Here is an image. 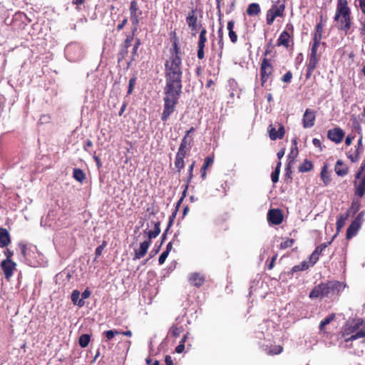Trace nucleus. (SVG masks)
Returning a JSON list of instances; mask_svg holds the SVG:
<instances>
[{
  "mask_svg": "<svg viewBox=\"0 0 365 365\" xmlns=\"http://www.w3.org/2000/svg\"><path fill=\"white\" fill-rule=\"evenodd\" d=\"M234 25H235V21L233 20H231V21H228L227 26L229 37L230 38V41L233 43H235L237 41V35L233 31Z\"/></svg>",
  "mask_w": 365,
  "mask_h": 365,
  "instance_id": "obj_26",
  "label": "nucleus"
},
{
  "mask_svg": "<svg viewBox=\"0 0 365 365\" xmlns=\"http://www.w3.org/2000/svg\"><path fill=\"white\" fill-rule=\"evenodd\" d=\"M213 163V159L210 157H207L205 160L204 165L202 167L201 170V178L205 179L206 178V170H207L208 166L212 165Z\"/></svg>",
  "mask_w": 365,
  "mask_h": 365,
  "instance_id": "obj_33",
  "label": "nucleus"
},
{
  "mask_svg": "<svg viewBox=\"0 0 365 365\" xmlns=\"http://www.w3.org/2000/svg\"><path fill=\"white\" fill-rule=\"evenodd\" d=\"M182 58L167 59L165 62V88L182 90Z\"/></svg>",
  "mask_w": 365,
  "mask_h": 365,
  "instance_id": "obj_1",
  "label": "nucleus"
},
{
  "mask_svg": "<svg viewBox=\"0 0 365 365\" xmlns=\"http://www.w3.org/2000/svg\"><path fill=\"white\" fill-rule=\"evenodd\" d=\"M150 244L151 242L150 240H146L144 242H141L139 249L135 250L133 260L139 259L143 257L147 253Z\"/></svg>",
  "mask_w": 365,
  "mask_h": 365,
  "instance_id": "obj_14",
  "label": "nucleus"
},
{
  "mask_svg": "<svg viewBox=\"0 0 365 365\" xmlns=\"http://www.w3.org/2000/svg\"><path fill=\"white\" fill-rule=\"evenodd\" d=\"M186 21L189 28H195V26L197 25V17L195 14V10L192 9L188 12L186 17Z\"/></svg>",
  "mask_w": 365,
  "mask_h": 365,
  "instance_id": "obj_23",
  "label": "nucleus"
},
{
  "mask_svg": "<svg viewBox=\"0 0 365 365\" xmlns=\"http://www.w3.org/2000/svg\"><path fill=\"white\" fill-rule=\"evenodd\" d=\"M360 179L359 183L356 180L354 182V186L355 187V195L361 198L365 194V178L361 177Z\"/></svg>",
  "mask_w": 365,
  "mask_h": 365,
  "instance_id": "obj_18",
  "label": "nucleus"
},
{
  "mask_svg": "<svg viewBox=\"0 0 365 365\" xmlns=\"http://www.w3.org/2000/svg\"><path fill=\"white\" fill-rule=\"evenodd\" d=\"M260 6L257 3L250 4L247 9V14L250 16H257L260 13Z\"/></svg>",
  "mask_w": 365,
  "mask_h": 365,
  "instance_id": "obj_28",
  "label": "nucleus"
},
{
  "mask_svg": "<svg viewBox=\"0 0 365 365\" xmlns=\"http://www.w3.org/2000/svg\"><path fill=\"white\" fill-rule=\"evenodd\" d=\"M275 18H276L275 15L272 13V11H271L269 9L267 13V16H266L267 24L268 25L272 24V23L274 22Z\"/></svg>",
  "mask_w": 365,
  "mask_h": 365,
  "instance_id": "obj_46",
  "label": "nucleus"
},
{
  "mask_svg": "<svg viewBox=\"0 0 365 365\" xmlns=\"http://www.w3.org/2000/svg\"><path fill=\"white\" fill-rule=\"evenodd\" d=\"M73 176L76 180L80 182H82L86 178L84 173L79 168H75L73 170Z\"/></svg>",
  "mask_w": 365,
  "mask_h": 365,
  "instance_id": "obj_34",
  "label": "nucleus"
},
{
  "mask_svg": "<svg viewBox=\"0 0 365 365\" xmlns=\"http://www.w3.org/2000/svg\"><path fill=\"white\" fill-rule=\"evenodd\" d=\"M168 255H169V253H168V252H165V251H164L161 253V255H160V257L158 258V262L160 264H163L165 262Z\"/></svg>",
  "mask_w": 365,
  "mask_h": 365,
  "instance_id": "obj_51",
  "label": "nucleus"
},
{
  "mask_svg": "<svg viewBox=\"0 0 365 365\" xmlns=\"http://www.w3.org/2000/svg\"><path fill=\"white\" fill-rule=\"evenodd\" d=\"M170 56L168 59L181 58V51L177 40H175L173 43V47L170 50Z\"/></svg>",
  "mask_w": 365,
  "mask_h": 365,
  "instance_id": "obj_22",
  "label": "nucleus"
},
{
  "mask_svg": "<svg viewBox=\"0 0 365 365\" xmlns=\"http://www.w3.org/2000/svg\"><path fill=\"white\" fill-rule=\"evenodd\" d=\"M1 269L4 272L5 277L9 279L13 275L14 270L16 268V264L12 262L11 259H4L1 262Z\"/></svg>",
  "mask_w": 365,
  "mask_h": 365,
  "instance_id": "obj_12",
  "label": "nucleus"
},
{
  "mask_svg": "<svg viewBox=\"0 0 365 365\" xmlns=\"http://www.w3.org/2000/svg\"><path fill=\"white\" fill-rule=\"evenodd\" d=\"M187 152H189V151L179 148L177 152L176 156L185 158Z\"/></svg>",
  "mask_w": 365,
  "mask_h": 365,
  "instance_id": "obj_57",
  "label": "nucleus"
},
{
  "mask_svg": "<svg viewBox=\"0 0 365 365\" xmlns=\"http://www.w3.org/2000/svg\"><path fill=\"white\" fill-rule=\"evenodd\" d=\"M189 281L192 285L200 287L205 282V276L198 272H193L190 274Z\"/></svg>",
  "mask_w": 365,
  "mask_h": 365,
  "instance_id": "obj_16",
  "label": "nucleus"
},
{
  "mask_svg": "<svg viewBox=\"0 0 365 365\" xmlns=\"http://www.w3.org/2000/svg\"><path fill=\"white\" fill-rule=\"evenodd\" d=\"M349 210H347L346 212H344L343 214H340L338 216L336 223V230L338 232H339L340 230L344 226L345 222H346V220L349 218Z\"/></svg>",
  "mask_w": 365,
  "mask_h": 365,
  "instance_id": "obj_24",
  "label": "nucleus"
},
{
  "mask_svg": "<svg viewBox=\"0 0 365 365\" xmlns=\"http://www.w3.org/2000/svg\"><path fill=\"white\" fill-rule=\"evenodd\" d=\"M334 170L337 175L345 176L348 173V167L341 160H338L334 166Z\"/></svg>",
  "mask_w": 365,
  "mask_h": 365,
  "instance_id": "obj_20",
  "label": "nucleus"
},
{
  "mask_svg": "<svg viewBox=\"0 0 365 365\" xmlns=\"http://www.w3.org/2000/svg\"><path fill=\"white\" fill-rule=\"evenodd\" d=\"M133 39V36H128L121 45V47L128 49L130 46Z\"/></svg>",
  "mask_w": 365,
  "mask_h": 365,
  "instance_id": "obj_49",
  "label": "nucleus"
},
{
  "mask_svg": "<svg viewBox=\"0 0 365 365\" xmlns=\"http://www.w3.org/2000/svg\"><path fill=\"white\" fill-rule=\"evenodd\" d=\"M315 113L311 109L307 108L302 118V124L304 128H312L314 125Z\"/></svg>",
  "mask_w": 365,
  "mask_h": 365,
  "instance_id": "obj_13",
  "label": "nucleus"
},
{
  "mask_svg": "<svg viewBox=\"0 0 365 365\" xmlns=\"http://www.w3.org/2000/svg\"><path fill=\"white\" fill-rule=\"evenodd\" d=\"M194 165H195V162H193L188 168V170H187V180H186V182L187 183H190L192 177H193V175H192V172H193V168H194Z\"/></svg>",
  "mask_w": 365,
  "mask_h": 365,
  "instance_id": "obj_48",
  "label": "nucleus"
},
{
  "mask_svg": "<svg viewBox=\"0 0 365 365\" xmlns=\"http://www.w3.org/2000/svg\"><path fill=\"white\" fill-rule=\"evenodd\" d=\"M361 331L358 333V336L365 338V321L361 319V327H360Z\"/></svg>",
  "mask_w": 365,
  "mask_h": 365,
  "instance_id": "obj_54",
  "label": "nucleus"
},
{
  "mask_svg": "<svg viewBox=\"0 0 365 365\" xmlns=\"http://www.w3.org/2000/svg\"><path fill=\"white\" fill-rule=\"evenodd\" d=\"M268 132L271 140L282 139L284 135V127L281 123H278L277 130V127L271 124L268 127Z\"/></svg>",
  "mask_w": 365,
  "mask_h": 365,
  "instance_id": "obj_10",
  "label": "nucleus"
},
{
  "mask_svg": "<svg viewBox=\"0 0 365 365\" xmlns=\"http://www.w3.org/2000/svg\"><path fill=\"white\" fill-rule=\"evenodd\" d=\"M321 39H322V34L314 33V35L313 37V43L320 44Z\"/></svg>",
  "mask_w": 365,
  "mask_h": 365,
  "instance_id": "obj_58",
  "label": "nucleus"
},
{
  "mask_svg": "<svg viewBox=\"0 0 365 365\" xmlns=\"http://www.w3.org/2000/svg\"><path fill=\"white\" fill-rule=\"evenodd\" d=\"M319 60V56H309V62L307 64V78H309L314 69L317 67V65L318 63V61Z\"/></svg>",
  "mask_w": 365,
  "mask_h": 365,
  "instance_id": "obj_17",
  "label": "nucleus"
},
{
  "mask_svg": "<svg viewBox=\"0 0 365 365\" xmlns=\"http://www.w3.org/2000/svg\"><path fill=\"white\" fill-rule=\"evenodd\" d=\"M206 41V36H199L198 47H205Z\"/></svg>",
  "mask_w": 365,
  "mask_h": 365,
  "instance_id": "obj_61",
  "label": "nucleus"
},
{
  "mask_svg": "<svg viewBox=\"0 0 365 365\" xmlns=\"http://www.w3.org/2000/svg\"><path fill=\"white\" fill-rule=\"evenodd\" d=\"M130 16H135L138 14H141L142 12L138 8L137 2L135 1H132L130 6Z\"/></svg>",
  "mask_w": 365,
  "mask_h": 365,
  "instance_id": "obj_40",
  "label": "nucleus"
},
{
  "mask_svg": "<svg viewBox=\"0 0 365 365\" xmlns=\"http://www.w3.org/2000/svg\"><path fill=\"white\" fill-rule=\"evenodd\" d=\"M344 137V132L340 128H335L334 129L329 130L327 132V138L335 143H341Z\"/></svg>",
  "mask_w": 365,
  "mask_h": 365,
  "instance_id": "obj_11",
  "label": "nucleus"
},
{
  "mask_svg": "<svg viewBox=\"0 0 365 365\" xmlns=\"http://www.w3.org/2000/svg\"><path fill=\"white\" fill-rule=\"evenodd\" d=\"M184 158L176 156L175 166L178 169V172H180L184 168Z\"/></svg>",
  "mask_w": 365,
  "mask_h": 365,
  "instance_id": "obj_43",
  "label": "nucleus"
},
{
  "mask_svg": "<svg viewBox=\"0 0 365 365\" xmlns=\"http://www.w3.org/2000/svg\"><path fill=\"white\" fill-rule=\"evenodd\" d=\"M90 336L88 334H83L80 336L78 343L82 348H85L88 346Z\"/></svg>",
  "mask_w": 365,
  "mask_h": 365,
  "instance_id": "obj_38",
  "label": "nucleus"
},
{
  "mask_svg": "<svg viewBox=\"0 0 365 365\" xmlns=\"http://www.w3.org/2000/svg\"><path fill=\"white\" fill-rule=\"evenodd\" d=\"M80 295V292L77 289H75L72 292L71 299L74 304L77 305L79 307H82L83 306H84L85 302L84 301H83V299H79Z\"/></svg>",
  "mask_w": 365,
  "mask_h": 365,
  "instance_id": "obj_25",
  "label": "nucleus"
},
{
  "mask_svg": "<svg viewBox=\"0 0 365 365\" xmlns=\"http://www.w3.org/2000/svg\"><path fill=\"white\" fill-rule=\"evenodd\" d=\"M267 217L269 221H270L274 225H279L282 222V214L279 210H270L268 212Z\"/></svg>",
  "mask_w": 365,
  "mask_h": 365,
  "instance_id": "obj_15",
  "label": "nucleus"
},
{
  "mask_svg": "<svg viewBox=\"0 0 365 365\" xmlns=\"http://www.w3.org/2000/svg\"><path fill=\"white\" fill-rule=\"evenodd\" d=\"M21 253L27 264L31 267H39L43 264V256L38 252L36 246L27 247L25 245H19Z\"/></svg>",
  "mask_w": 365,
  "mask_h": 365,
  "instance_id": "obj_4",
  "label": "nucleus"
},
{
  "mask_svg": "<svg viewBox=\"0 0 365 365\" xmlns=\"http://www.w3.org/2000/svg\"><path fill=\"white\" fill-rule=\"evenodd\" d=\"M280 166H281V163H279L278 165H277V167L275 168V170L272 173L271 178H272V181L274 183L277 182L279 180Z\"/></svg>",
  "mask_w": 365,
  "mask_h": 365,
  "instance_id": "obj_41",
  "label": "nucleus"
},
{
  "mask_svg": "<svg viewBox=\"0 0 365 365\" xmlns=\"http://www.w3.org/2000/svg\"><path fill=\"white\" fill-rule=\"evenodd\" d=\"M319 46V44L313 43L311 48L310 56H319L317 53V48Z\"/></svg>",
  "mask_w": 365,
  "mask_h": 365,
  "instance_id": "obj_52",
  "label": "nucleus"
},
{
  "mask_svg": "<svg viewBox=\"0 0 365 365\" xmlns=\"http://www.w3.org/2000/svg\"><path fill=\"white\" fill-rule=\"evenodd\" d=\"M359 1L362 13L365 14V0H359Z\"/></svg>",
  "mask_w": 365,
  "mask_h": 365,
  "instance_id": "obj_64",
  "label": "nucleus"
},
{
  "mask_svg": "<svg viewBox=\"0 0 365 365\" xmlns=\"http://www.w3.org/2000/svg\"><path fill=\"white\" fill-rule=\"evenodd\" d=\"M165 97L163 98L164 107L161 115V120L165 122L170 115L175 111V106L178 103L182 90L175 88H164Z\"/></svg>",
  "mask_w": 365,
  "mask_h": 365,
  "instance_id": "obj_2",
  "label": "nucleus"
},
{
  "mask_svg": "<svg viewBox=\"0 0 365 365\" xmlns=\"http://www.w3.org/2000/svg\"><path fill=\"white\" fill-rule=\"evenodd\" d=\"M106 246V242L105 241L103 242L102 245H99L95 251V255L96 259L101 256L103 250H104L105 247Z\"/></svg>",
  "mask_w": 365,
  "mask_h": 365,
  "instance_id": "obj_47",
  "label": "nucleus"
},
{
  "mask_svg": "<svg viewBox=\"0 0 365 365\" xmlns=\"http://www.w3.org/2000/svg\"><path fill=\"white\" fill-rule=\"evenodd\" d=\"M294 240L293 239H287L284 241L282 242L280 244L281 249H287L293 245Z\"/></svg>",
  "mask_w": 365,
  "mask_h": 365,
  "instance_id": "obj_45",
  "label": "nucleus"
},
{
  "mask_svg": "<svg viewBox=\"0 0 365 365\" xmlns=\"http://www.w3.org/2000/svg\"><path fill=\"white\" fill-rule=\"evenodd\" d=\"M135 84V78H130L129 81L128 94H130L133 92Z\"/></svg>",
  "mask_w": 365,
  "mask_h": 365,
  "instance_id": "obj_55",
  "label": "nucleus"
},
{
  "mask_svg": "<svg viewBox=\"0 0 365 365\" xmlns=\"http://www.w3.org/2000/svg\"><path fill=\"white\" fill-rule=\"evenodd\" d=\"M139 15L140 14L135 15V16H130L132 24H133V26H138V24H139V18H138Z\"/></svg>",
  "mask_w": 365,
  "mask_h": 365,
  "instance_id": "obj_60",
  "label": "nucleus"
},
{
  "mask_svg": "<svg viewBox=\"0 0 365 365\" xmlns=\"http://www.w3.org/2000/svg\"><path fill=\"white\" fill-rule=\"evenodd\" d=\"M204 48L205 47H198L197 57L199 59H202L205 57Z\"/></svg>",
  "mask_w": 365,
  "mask_h": 365,
  "instance_id": "obj_62",
  "label": "nucleus"
},
{
  "mask_svg": "<svg viewBox=\"0 0 365 365\" xmlns=\"http://www.w3.org/2000/svg\"><path fill=\"white\" fill-rule=\"evenodd\" d=\"M273 71V68L272 65L269 63L267 58H264L260 66V74H261V85L262 86L268 81L269 78L272 75Z\"/></svg>",
  "mask_w": 365,
  "mask_h": 365,
  "instance_id": "obj_9",
  "label": "nucleus"
},
{
  "mask_svg": "<svg viewBox=\"0 0 365 365\" xmlns=\"http://www.w3.org/2000/svg\"><path fill=\"white\" fill-rule=\"evenodd\" d=\"M10 243L9 232L4 228H0V247H5Z\"/></svg>",
  "mask_w": 365,
  "mask_h": 365,
  "instance_id": "obj_21",
  "label": "nucleus"
},
{
  "mask_svg": "<svg viewBox=\"0 0 365 365\" xmlns=\"http://www.w3.org/2000/svg\"><path fill=\"white\" fill-rule=\"evenodd\" d=\"M351 11L347 0H338L334 21L338 22V28L346 33L351 28Z\"/></svg>",
  "mask_w": 365,
  "mask_h": 365,
  "instance_id": "obj_3",
  "label": "nucleus"
},
{
  "mask_svg": "<svg viewBox=\"0 0 365 365\" xmlns=\"http://www.w3.org/2000/svg\"><path fill=\"white\" fill-rule=\"evenodd\" d=\"M365 169V160H364L363 163L361 164L359 171L356 173L355 178L360 179L362 175L363 171Z\"/></svg>",
  "mask_w": 365,
  "mask_h": 365,
  "instance_id": "obj_53",
  "label": "nucleus"
},
{
  "mask_svg": "<svg viewBox=\"0 0 365 365\" xmlns=\"http://www.w3.org/2000/svg\"><path fill=\"white\" fill-rule=\"evenodd\" d=\"M120 331L118 330H108L103 332L108 340L112 339L115 335L120 334Z\"/></svg>",
  "mask_w": 365,
  "mask_h": 365,
  "instance_id": "obj_44",
  "label": "nucleus"
},
{
  "mask_svg": "<svg viewBox=\"0 0 365 365\" xmlns=\"http://www.w3.org/2000/svg\"><path fill=\"white\" fill-rule=\"evenodd\" d=\"M335 317L334 314H331L325 317L322 321H321L319 324V329L320 331H323L324 329V327L329 324L331 321L334 320Z\"/></svg>",
  "mask_w": 365,
  "mask_h": 365,
  "instance_id": "obj_37",
  "label": "nucleus"
},
{
  "mask_svg": "<svg viewBox=\"0 0 365 365\" xmlns=\"http://www.w3.org/2000/svg\"><path fill=\"white\" fill-rule=\"evenodd\" d=\"M91 291L88 289H86L82 292L81 299H83V301H84V299L88 298L91 296Z\"/></svg>",
  "mask_w": 365,
  "mask_h": 365,
  "instance_id": "obj_59",
  "label": "nucleus"
},
{
  "mask_svg": "<svg viewBox=\"0 0 365 365\" xmlns=\"http://www.w3.org/2000/svg\"><path fill=\"white\" fill-rule=\"evenodd\" d=\"M192 140V138L190 139H187V137H183L179 148L190 151L191 148V143Z\"/></svg>",
  "mask_w": 365,
  "mask_h": 365,
  "instance_id": "obj_36",
  "label": "nucleus"
},
{
  "mask_svg": "<svg viewBox=\"0 0 365 365\" xmlns=\"http://www.w3.org/2000/svg\"><path fill=\"white\" fill-rule=\"evenodd\" d=\"M140 45V40L139 38H137L133 47V49H132V53H133L132 61H133L135 59L134 56L136 55Z\"/></svg>",
  "mask_w": 365,
  "mask_h": 365,
  "instance_id": "obj_50",
  "label": "nucleus"
},
{
  "mask_svg": "<svg viewBox=\"0 0 365 365\" xmlns=\"http://www.w3.org/2000/svg\"><path fill=\"white\" fill-rule=\"evenodd\" d=\"M65 55L68 61L76 62L83 57V50L79 43H71L66 46Z\"/></svg>",
  "mask_w": 365,
  "mask_h": 365,
  "instance_id": "obj_7",
  "label": "nucleus"
},
{
  "mask_svg": "<svg viewBox=\"0 0 365 365\" xmlns=\"http://www.w3.org/2000/svg\"><path fill=\"white\" fill-rule=\"evenodd\" d=\"M165 362L166 365H174L173 359L170 356L167 355L165 358Z\"/></svg>",
  "mask_w": 365,
  "mask_h": 365,
  "instance_id": "obj_63",
  "label": "nucleus"
},
{
  "mask_svg": "<svg viewBox=\"0 0 365 365\" xmlns=\"http://www.w3.org/2000/svg\"><path fill=\"white\" fill-rule=\"evenodd\" d=\"M292 147L290 153L288 155V160L289 163L294 162L295 158L298 155L297 141L296 138L292 140Z\"/></svg>",
  "mask_w": 365,
  "mask_h": 365,
  "instance_id": "obj_27",
  "label": "nucleus"
},
{
  "mask_svg": "<svg viewBox=\"0 0 365 365\" xmlns=\"http://www.w3.org/2000/svg\"><path fill=\"white\" fill-rule=\"evenodd\" d=\"M339 283L336 282H329L325 284L322 283L314 287L309 294V297L315 299L328 297L329 294L334 293Z\"/></svg>",
  "mask_w": 365,
  "mask_h": 365,
  "instance_id": "obj_6",
  "label": "nucleus"
},
{
  "mask_svg": "<svg viewBox=\"0 0 365 365\" xmlns=\"http://www.w3.org/2000/svg\"><path fill=\"white\" fill-rule=\"evenodd\" d=\"M284 6H273L269 10L272 11V13L275 15L276 17L277 16H282L283 14L284 11Z\"/></svg>",
  "mask_w": 365,
  "mask_h": 365,
  "instance_id": "obj_42",
  "label": "nucleus"
},
{
  "mask_svg": "<svg viewBox=\"0 0 365 365\" xmlns=\"http://www.w3.org/2000/svg\"><path fill=\"white\" fill-rule=\"evenodd\" d=\"M365 211L360 212L356 217L353 220L351 225L349 226L346 231V238L351 239L355 236L359 230L362 223L364 221V216Z\"/></svg>",
  "mask_w": 365,
  "mask_h": 365,
  "instance_id": "obj_8",
  "label": "nucleus"
},
{
  "mask_svg": "<svg viewBox=\"0 0 365 365\" xmlns=\"http://www.w3.org/2000/svg\"><path fill=\"white\" fill-rule=\"evenodd\" d=\"M292 72L288 71V72H287V73L284 75V76H283V78H282V81H284V82H285V83H289V82H290V81H291V79H292Z\"/></svg>",
  "mask_w": 365,
  "mask_h": 365,
  "instance_id": "obj_56",
  "label": "nucleus"
},
{
  "mask_svg": "<svg viewBox=\"0 0 365 365\" xmlns=\"http://www.w3.org/2000/svg\"><path fill=\"white\" fill-rule=\"evenodd\" d=\"M327 247V244L323 243L315 249L309 257V262L312 264V265H314L317 262L319 255Z\"/></svg>",
  "mask_w": 365,
  "mask_h": 365,
  "instance_id": "obj_19",
  "label": "nucleus"
},
{
  "mask_svg": "<svg viewBox=\"0 0 365 365\" xmlns=\"http://www.w3.org/2000/svg\"><path fill=\"white\" fill-rule=\"evenodd\" d=\"M154 227H155V230H150V231L147 232V235H148V240H150V242H151L152 239L155 238L160 234V222H155L154 223Z\"/></svg>",
  "mask_w": 365,
  "mask_h": 365,
  "instance_id": "obj_32",
  "label": "nucleus"
},
{
  "mask_svg": "<svg viewBox=\"0 0 365 365\" xmlns=\"http://www.w3.org/2000/svg\"><path fill=\"white\" fill-rule=\"evenodd\" d=\"M361 319H353L348 320L343 326L339 336L341 337H346L351 339H359L361 336H358V333L361 331Z\"/></svg>",
  "mask_w": 365,
  "mask_h": 365,
  "instance_id": "obj_5",
  "label": "nucleus"
},
{
  "mask_svg": "<svg viewBox=\"0 0 365 365\" xmlns=\"http://www.w3.org/2000/svg\"><path fill=\"white\" fill-rule=\"evenodd\" d=\"M182 326L174 325L170 329V332L174 337H178L183 331Z\"/></svg>",
  "mask_w": 365,
  "mask_h": 365,
  "instance_id": "obj_39",
  "label": "nucleus"
},
{
  "mask_svg": "<svg viewBox=\"0 0 365 365\" xmlns=\"http://www.w3.org/2000/svg\"><path fill=\"white\" fill-rule=\"evenodd\" d=\"M321 178L324 182V185L327 186L331 182V178L328 173L327 165H324L321 171Z\"/></svg>",
  "mask_w": 365,
  "mask_h": 365,
  "instance_id": "obj_30",
  "label": "nucleus"
},
{
  "mask_svg": "<svg viewBox=\"0 0 365 365\" xmlns=\"http://www.w3.org/2000/svg\"><path fill=\"white\" fill-rule=\"evenodd\" d=\"M339 339L341 341L339 343V346L343 349H351L354 347L353 341L356 339H349L348 336L346 337H341L339 336Z\"/></svg>",
  "mask_w": 365,
  "mask_h": 365,
  "instance_id": "obj_29",
  "label": "nucleus"
},
{
  "mask_svg": "<svg viewBox=\"0 0 365 365\" xmlns=\"http://www.w3.org/2000/svg\"><path fill=\"white\" fill-rule=\"evenodd\" d=\"M312 168H313L312 163L310 161L305 160L304 161V163L302 165H300V166L299 167V172L305 173V172L310 171Z\"/></svg>",
  "mask_w": 365,
  "mask_h": 365,
  "instance_id": "obj_35",
  "label": "nucleus"
},
{
  "mask_svg": "<svg viewBox=\"0 0 365 365\" xmlns=\"http://www.w3.org/2000/svg\"><path fill=\"white\" fill-rule=\"evenodd\" d=\"M289 34L287 31H283L280 34V36L277 40V45L278 46H284L287 47L288 43H289Z\"/></svg>",
  "mask_w": 365,
  "mask_h": 365,
  "instance_id": "obj_31",
  "label": "nucleus"
}]
</instances>
